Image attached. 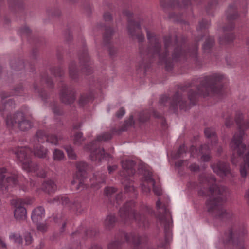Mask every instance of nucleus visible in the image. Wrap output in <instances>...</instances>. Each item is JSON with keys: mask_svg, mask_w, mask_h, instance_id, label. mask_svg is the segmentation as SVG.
<instances>
[{"mask_svg": "<svg viewBox=\"0 0 249 249\" xmlns=\"http://www.w3.org/2000/svg\"><path fill=\"white\" fill-rule=\"evenodd\" d=\"M210 25V22L208 20L203 19L199 23L196 29L197 31H202L203 29L208 28Z\"/></svg>", "mask_w": 249, "mask_h": 249, "instance_id": "37998d69", "label": "nucleus"}, {"mask_svg": "<svg viewBox=\"0 0 249 249\" xmlns=\"http://www.w3.org/2000/svg\"><path fill=\"white\" fill-rule=\"evenodd\" d=\"M235 121L239 126V130L233 136L230 145L231 150L241 156L246 150V145L243 143L244 130L249 127V122L243 121V114L240 112H237L235 115Z\"/></svg>", "mask_w": 249, "mask_h": 249, "instance_id": "423d86ee", "label": "nucleus"}, {"mask_svg": "<svg viewBox=\"0 0 249 249\" xmlns=\"http://www.w3.org/2000/svg\"><path fill=\"white\" fill-rule=\"evenodd\" d=\"M217 2L216 0L211 2L210 3H209L208 4V8H210V9L213 8L215 6V5H216L217 4Z\"/></svg>", "mask_w": 249, "mask_h": 249, "instance_id": "338daca9", "label": "nucleus"}, {"mask_svg": "<svg viewBox=\"0 0 249 249\" xmlns=\"http://www.w3.org/2000/svg\"><path fill=\"white\" fill-rule=\"evenodd\" d=\"M42 189L48 193L54 192L56 189V185L52 180H48L42 183Z\"/></svg>", "mask_w": 249, "mask_h": 249, "instance_id": "c85d7f7f", "label": "nucleus"}, {"mask_svg": "<svg viewBox=\"0 0 249 249\" xmlns=\"http://www.w3.org/2000/svg\"><path fill=\"white\" fill-rule=\"evenodd\" d=\"M144 181L141 184L142 190L143 192L148 193L150 191L151 186H153V191L158 196L161 195V190L155 185V181L152 177V173L148 171H144Z\"/></svg>", "mask_w": 249, "mask_h": 249, "instance_id": "dca6fc26", "label": "nucleus"}, {"mask_svg": "<svg viewBox=\"0 0 249 249\" xmlns=\"http://www.w3.org/2000/svg\"><path fill=\"white\" fill-rule=\"evenodd\" d=\"M20 32L22 34L28 35L31 33V30L28 26H24L20 29Z\"/></svg>", "mask_w": 249, "mask_h": 249, "instance_id": "864d4df0", "label": "nucleus"}, {"mask_svg": "<svg viewBox=\"0 0 249 249\" xmlns=\"http://www.w3.org/2000/svg\"><path fill=\"white\" fill-rule=\"evenodd\" d=\"M1 98V105L0 107V112L4 110L9 111L15 107V103L11 99H7L6 98L11 96L10 94L2 92L0 94Z\"/></svg>", "mask_w": 249, "mask_h": 249, "instance_id": "5701e85b", "label": "nucleus"}, {"mask_svg": "<svg viewBox=\"0 0 249 249\" xmlns=\"http://www.w3.org/2000/svg\"><path fill=\"white\" fill-rule=\"evenodd\" d=\"M23 91L22 86L20 85L14 89V93L13 95H18L21 93Z\"/></svg>", "mask_w": 249, "mask_h": 249, "instance_id": "4d7b16f0", "label": "nucleus"}, {"mask_svg": "<svg viewBox=\"0 0 249 249\" xmlns=\"http://www.w3.org/2000/svg\"><path fill=\"white\" fill-rule=\"evenodd\" d=\"M52 109L54 113L55 114L60 115L62 113V111L60 109L59 107H58L56 105H53Z\"/></svg>", "mask_w": 249, "mask_h": 249, "instance_id": "6e6d98bb", "label": "nucleus"}, {"mask_svg": "<svg viewBox=\"0 0 249 249\" xmlns=\"http://www.w3.org/2000/svg\"><path fill=\"white\" fill-rule=\"evenodd\" d=\"M156 207L159 211L158 216L159 221L160 224L164 226L165 237L170 234V228L172 226L171 213L165 204L161 205L160 200L159 199L156 202Z\"/></svg>", "mask_w": 249, "mask_h": 249, "instance_id": "f8f14e48", "label": "nucleus"}, {"mask_svg": "<svg viewBox=\"0 0 249 249\" xmlns=\"http://www.w3.org/2000/svg\"><path fill=\"white\" fill-rule=\"evenodd\" d=\"M159 103L160 106L166 107L174 112H176L178 107L180 109L185 110L190 107L183 99L182 95L179 92H177L172 98H168L166 95L161 96Z\"/></svg>", "mask_w": 249, "mask_h": 249, "instance_id": "1a4fd4ad", "label": "nucleus"}, {"mask_svg": "<svg viewBox=\"0 0 249 249\" xmlns=\"http://www.w3.org/2000/svg\"><path fill=\"white\" fill-rule=\"evenodd\" d=\"M64 158L63 152L59 149H55L53 152V158L55 160L60 161Z\"/></svg>", "mask_w": 249, "mask_h": 249, "instance_id": "a19ab883", "label": "nucleus"}, {"mask_svg": "<svg viewBox=\"0 0 249 249\" xmlns=\"http://www.w3.org/2000/svg\"><path fill=\"white\" fill-rule=\"evenodd\" d=\"M42 81H44L50 87H52L53 86V82L52 80L48 76H45L42 77Z\"/></svg>", "mask_w": 249, "mask_h": 249, "instance_id": "3c124183", "label": "nucleus"}, {"mask_svg": "<svg viewBox=\"0 0 249 249\" xmlns=\"http://www.w3.org/2000/svg\"><path fill=\"white\" fill-rule=\"evenodd\" d=\"M228 23L223 27L224 36L219 38L221 43H230L235 39V35L231 32L234 28V24L232 21L238 17L237 6L235 4H230L226 13Z\"/></svg>", "mask_w": 249, "mask_h": 249, "instance_id": "0eeeda50", "label": "nucleus"}, {"mask_svg": "<svg viewBox=\"0 0 249 249\" xmlns=\"http://www.w3.org/2000/svg\"><path fill=\"white\" fill-rule=\"evenodd\" d=\"M134 124L133 117L131 116L128 120L124 122V126L121 128H114L111 129L110 133H103L97 136L95 141L85 147V150H89L90 151L91 160L98 164L100 163L104 158L109 156V155L106 153L103 148L100 147V143L110 140L113 135H119L121 132L126 131L128 127L133 125Z\"/></svg>", "mask_w": 249, "mask_h": 249, "instance_id": "7ed1b4c3", "label": "nucleus"}, {"mask_svg": "<svg viewBox=\"0 0 249 249\" xmlns=\"http://www.w3.org/2000/svg\"><path fill=\"white\" fill-rule=\"evenodd\" d=\"M245 198H246V199L248 201V203L249 204V189H248L246 192V193L245 194Z\"/></svg>", "mask_w": 249, "mask_h": 249, "instance_id": "774afa93", "label": "nucleus"}, {"mask_svg": "<svg viewBox=\"0 0 249 249\" xmlns=\"http://www.w3.org/2000/svg\"><path fill=\"white\" fill-rule=\"evenodd\" d=\"M37 229L42 232H44L47 231V226L45 223H42L37 224Z\"/></svg>", "mask_w": 249, "mask_h": 249, "instance_id": "8fccbe9b", "label": "nucleus"}, {"mask_svg": "<svg viewBox=\"0 0 249 249\" xmlns=\"http://www.w3.org/2000/svg\"><path fill=\"white\" fill-rule=\"evenodd\" d=\"M75 90L72 87L63 85L60 93L61 102L65 104H71L75 100Z\"/></svg>", "mask_w": 249, "mask_h": 249, "instance_id": "a211bd4d", "label": "nucleus"}, {"mask_svg": "<svg viewBox=\"0 0 249 249\" xmlns=\"http://www.w3.org/2000/svg\"><path fill=\"white\" fill-rule=\"evenodd\" d=\"M9 239L17 244H21L22 242V238L18 233H11L9 235Z\"/></svg>", "mask_w": 249, "mask_h": 249, "instance_id": "ea45409f", "label": "nucleus"}, {"mask_svg": "<svg viewBox=\"0 0 249 249\" xmlns=\"http://www.w3.org/2000/svg\"><path fill=\"white\" fill-rule=\"evenodd\" d=\"M117 169V166L114 165L113 166H108V170L109 174L112 173L113 171H115Z\"/></svg>", "mask_w": 249, "mask_h": 249, "instance_id": "69168bd1", "label": "nucleus"}, {"mask_svg": "<svg viewBox=\"0 0 249 249\" xmlns=\"http://www.w3.org/2000/svg\"><path fill=\"white\" fill-rule=\"evenodd\" d=\"M224 78L222 74L213 73L198 78L199 85L197 87V92H192V89L189 91L188 98L190 102L194 105L198 96L205 97L219 93L221 89L220 83Z\"/></svg>", "mask_w": 249, "mask_h": 249, "instance_id": "20e7f679", "label": "nucleus"}, {"mask_svg": "<svg viewBox=\"0 0 249 249\" xmlns=\"http://www.w3.org/2000/svg\"><path fill=\"white\" fill-rule=\"evenodd\" d=\"M93 99V95L92 93L83 94L79 100V104L80 106H83L87 103L91 101Z\"/></svg>", "mask_w": 249, "mask_h": 249, "instance_id": "72a5a7b5", "label": "nucleus"}, {"mask_svg": "<svg viewBox=\"0 0 249 249\" xmlns=\"http://www.w3.org/2000/svg\"><path fill=\"white\" fill-rule=\"evenodd\" d=\"M233 124V121L231 117H228L226 119L225 125L226 127H230Z\"/></svg>", "mask_w": 249, "mask_h": 249, "instance_id": "680f3d73", "label": "nucleus"}, {"mask_svg": "<svg viewBox=\"0 0 249 249\" xmlns=\"http://www.w3.org/2000/svg\"><path fill=\"white\" fill-rule=\"evenodd\" d=\"M70 77L72 79H76L78 76V70L74 61H71L69 65Z\"/></svg>", "mask_w": 249, "mask_h": 249, "instance_id": "c756f323", "label": "nucleus"}, {"mask_svg": "<svg viewBox=\"0 0 249 249\" xmlns=\"http://www.w3.org/2000/svg\"><path fill=\"white\" fill-rule=\"evenodd\" d=\"M34 88L35 92L38 93L39 95L42 99V100H45L47 98V95L45 91L42 89H40V90L38 89V86L36 84H34Z\"/></svg>", "mask_w": 249, "mask_h": 249, "instance_id": "c03bdc74", "label": "nucleus"}, {"mask_svg": "<svg viewBox=\"0 0 249 249\" xmlns=\"http://www.w3.org/2000/svg\"><path fill=\"white\" fill-rule=\"evenodd\" d=\"M190 0H182V3L180 4L178 0H170L169 5L171 7H181L185 8L190 4Z\"/></svg>", "mask_w": 249, "mask_h": 249, "instance_id": "f704fd0d", "label": "nucleus"}, {"mask_svg": "<svg viewBox=\"0 0 249 249\" xmlns=\"http://www.w3.org/2000/svg\"><path fill=\"white\" fill-rule=\"evenodd\" d=\"M246 233V231H243L242 233L239 232H233L231 229L228 231L227 233L225 234V240L224 242L227 243L231 241L233 244H236L239 241L240 243L241 244L242 242V237Z\"/></svg>", "mask_w": 249, "mask_h": 249, "instance_id": "4be33fe9", "label": "nucleus"}, {"mask_svg": "<svg viewBox=\"0 0 249 249\" xmlns=\"http://www.w3.org/2000/svg\"><path fill=\"white\" fill-rule=\"evenodd\" d=\"M122 198H123L122 193H120V194H118L117 195L116 197V203L118 205H119L120 201L121 200Z\"/></svg>", "mask_w": 249, "mask_h": 249, "instance_id": "0e129e2a", "label": "nucleus"}, {"mask_svg": "<svg viewBox=\"0 0 249 249\" xmlns=\"http://www.w3.org/2000/svg\"><path fill=\"white\" fill-rule=\"evenodd\" d=\"M25 240L26 242V244L29 245L32 243V237L30 234V233H27L25 235Z\"/></svg>", "mask_w": 249, "mask_h": 249, "instance_id": "13d9d810", "label": "nucleus"}, {"mask_svg": "<svg viewBox=\"0 0 249 249\" xmlns=\"http://www.w3.org/2000/svg\"><path fill=\"white\" fill-rule=\"evenodd\" d=\"M35 144H34V155L40 158H45L47 157L48 150L43 146L40 145L37 139L35 137Z\"/></svg>", "mask_w": 249, "mask_h": 249, "instance_id": "b1692460", "label": "nucleus"}, {"mask_svg": "<svg viewBox=\"0 0 249 249\" xmlns=\"http://www.w3.org/2000/svg\"><path fill=\"white\" fill-rule=\"evenodd\" d=\"M146 30L149 45L145 52H143L142 47L140 46L141 53L145 54L148 58L157 57L159 63L161 65H164L167 71L172 70L173 66V61L178 62L184 60L189 55L194 59L195 62L197 61V45L195 44L191 49L186 52V46L178 43L176 36L173 42L171 37L167 36L164 38V48L162 50L159 38L147 29Z\"/></svg>", "mask_w": 249, "mask_h": 249, "instance_id": "f257e3e1", "label": "nucleus"}, {"mask_svg": "<svg viewBox=\"0 0 249 249\" xmlns=\"http://www.w3.org/2000/svg\"><path fill=\"white\" fill-rule=\"evenodd\" d=\"M115 221L116 218L114 215H108L105 221V225L107 228H110L114 225Z\"/></svg>", "mask_w": 249, "mask_h": 249, "instance_id": "79ce46f5", "label": "nucleus"}, {"mask_svg": "<svg viewBox=\"0 0 249 249\" xmlns=\"http://www.w3.org/2000/svg\"><path fill=\"white\" fill-rule=\"evenodd\" d=\"M134 202L133 201L127 202L119 211V215L122 220L126 223L131 221H135L139 227L146 228L149 225V221L146 217L145 213H150L151 208L146 206L141 213H137L134 210Z\"/></svg>", "mask_w": 249, "mask_h": 249, "instance_id": "39448f33", "label": "nucleus"}, {"mask_svg": "<svg viewBox=\"0 0 249 249\" xmlns=\"http://www.w3.org/2000/svg\"><path fill=\"white\" fill-rule=\"evenodd\" d=\"M85 140L83 134L81 132H77L74 134L73 141L76 145H80Z\"/></svg>", "mask_w": 249, "mask_h": 249, "instance_id": "4c0bfd02", "label": "nucleus"}, {"mask_svg": "<svg viewBox=\"0 0 249 249\" xmlns=\"http://www.w3.org/2000/svg\"><path fill=\"white\" fill-rule=\"evenodd\" d=\"M150 115L148 111H144L141 112L139 117L140 122L143 123L148 120L149 118Z\"/></svg>", "mask_w": 249, "mask_h": 249, "instance_id": "de8ad7c7", "label": "nucleus"}, {"mask_svg": "<svg viewBox=\"0 0 249 249\" xmlns=\"http://www.w3.org/2000/svg\"><path fill=\"white\" fill-rule=\"evenodd\" d=\"M6 123L9 128L17 127L23 131L28 130L32 126V122L27 120L22 112H17L12 116H8Z\"/></svg>", "mask_w": 249, "mask_h": 249, "instance_id": "9d476101", "label": "nucleus"}, {"mask_svg": "<svg viewBox=\"0 0 249 249\" xmlns=\"http://www.w3.org/2000/svg\"><path fill=\"white\" fill-rule=\"evenodd\" d=\"M123 236L127 242L134 245H138L143 241L142 238L134 233H124Z\"/></svg>", "mask_w": 249, "mask_h": 249, "instance_id": "a878e982", "label": "nucleus"}, {"mask_svg": "<svg viewBox=\"0 0 249 249\" xmlns=\"http://www.w3.org/2000/svg\"><path fill=\"white\" fill-rule=\"evenodd\" d=\"M17 160L22 165V169L27 172H36L38 169V166L31 160V149L27 147H18L13 150Z\"/></svg>", "mask_w": 249, "mask_h": 249, "instance_id": "6e6552de", "label": "nucleus"}, {"mask_svg": "<svg viewBox=\"0 0 249 249\" xmlns=\"http://www.w3.org/2000/svg\"><path fill=\"white\" fill-rule=\"evenodd\" d=\"M103 18L106 21H111L112 19L111 14L108 12H107L104 13L103 15Z\"/></svg>", "mask_w": 249, "mask_h": 249, "instance_id": "5fc2aeb1", "label": "nucleus"}, {"mask_svg": "<svg viewBox=\"0 0 249 249\" xmlns=\"http://www.w3.org/2000/svg\"><path fill=\"white\" fill-rule=\"evenodd\" d=\"M87 167V164L85 162H79L76 164L77 171L74 176V179L71 181V184L74 186L77 183V180H78V184L75 187L77 190H83L88 187L84 178Z\"/></svg>", "mask_w": 249, "mask_h": 249, "instance_id": "ddd939ff", "label": "nucleus"}, {"mask_svg": "<svg viewBox=\"0 0 249 249\" xmlns=\"http://www.w3.org/2000/svg\"><path fill=\"white\" fill-rule=\"evenodd\" d=\"M199 180L198 194L209 197L206 202L208 211L217 218L222 220L231 217V213L226 210L222 206L228 194V189L224 186H218L213 175H202Z\"/></svg>", "mask_w": 249, "mask_h": 249, "instance_id": "f03ea898", "label": "nucleus"}, {"mask_svg": "<svg viewBox=\"0 0 249 249\" xmlns=\"http://www.w3.org/2000/svg\"><path fill=\"white\" fill-rule=\"evenodd\" d=\"M32 201L30 199H18L15 200L14 205V217L17 220L21 221L26 219L27 211L23 207L24 204H30Z\"/></svg>", "mask_w": 249, "mask_h": 249, "instance_id": "2eb2a0df", "label": "nucleus"}, {"mask_svg": "<svg viewBox=\"0 0 249 249\" xmlns=\"http://www.w3.org/2000/svg\"><path fill=\"white\" fill-rule=\"evenodd\" d=\"M96 234V231H93L91 229L88 230L86 232V234L88 237H91L93 235H95Z\"/></svg>", "mask_w": 249, "mask_h": 249, "instance_id": "bf43d9fd", "label": "nucleus"}, {"mask_svg": "<svg viewBox=\"0 0 249 249\" xmlns=\"http://www.w3.org/2000/svg\"><path fill=\"white\" fill-rule=\"evenodd\" d=\"M79 60L82 66V71L86 74H89L92 72L90 66L91 63L86 48H84L79 55Z\"/></svg>", "mask_w": 249, "mask_h": 249, "instance_id": "412c9836", "label": "nucleus"}, {"mask_svg": "<svg viewBox=\"0 0 249 249\" xmlns=\"http://www.w3.org/2000/svg\"><path fill=\"white\" fill-rule=\"evenodd\" d=\"M190 169L192 171H197L199 169V166L196 164L193 163L190 166Z\"/></svg>", "mask_w": 249, "mask_h": 249, "instance_id": "e2e57ef3", "label": "nucleus"}, {"mask_svg": "<svg viewBox=\"0 0 249 249\" xmlns=\"http://www.w3.org/2000/svg\"><path fill=\"white\" fill-rule=\"evenodd\" d=\"M65 149L67 152V154L69 158L72 160L76 159V155L74 153L73 149L71 146H66L65 147Z\"/></svg>", "mask_w": 249, "mask_h": 249, "instance_id": "a18cd8bd", "label": "nucleus"}, {"mask_svg": "<svg viewBox=\"0 0 249 249\" xmlns=\"http://www.w3.org/2000/svg\"><path fill=\"white\" fill-rule=\"evenodd\" d=\"M140 23L129 20L128 21L127 30L129 35L133 38H136L139 42H142L144 39V35L141 31Z\"/></svg>", "mask_w": 249, "mask_h": 249, "instance_id": "f3484780", "label": "nucleus"}, {"mask_svg": "<svg viewBox=\"0 0 249 249\" xmlns=\"http://www.w3.org/2000/svg\"><path fill=\"white\" fill-rule=\"evenodd\" d=\"M55 201L56 202H59L60 203H61V204L63 205H68L69 207H71V208H74V206L75 205L76 207H77V204L73 203L72 204V206H71L70 205H69V199L68 197L66 196H58L56 197H55L53 201L50 200L49 202L51 203H54Z\"/></svg>", "mask_w": 249, "mask_h": 249, "instance_id": "473e14b6", "label": "nucleus"}, {"mask_svg": "<svg viewBox=\"0 0 249 249\" xmlns=\"http://www.w3.org/2000/svg\"><path fill=\"white\" fill-rule=\"evenodd\" d=\"M135 163L131 160H125L122 161V166L123 169L121 173V176H124V178L123 183L124 184V191L131 192L135 191V188L132 182L130 181L127 175L130 177L133 175L135 172L134 167Z\"/></svg>", "mask_w": 249, "mask_h": 249, "instance_id": "9b49d317", "label": "nucleus"}, {"mask_svg": "<svg viewBox=\"0 0 249 249\" xmlns=\"http://www.w3.org/2000/svg\"><path fill=\"white\" fill-rule=\"evenodd\" d=\"M36 138L38 142L42 143L46 141L48 142L56 145L58 144L59 141L62 139V137L61 135H47L44 131L39 130L36 133Z\"/></svg>", "mask_w": 249, "mask_h": 249, "instance_id": "6ab92c4d", "label": "nucleus"}, {"mask_svg": "<svg viewBox=\"0 0 249 249\" xmlns=\"http://www.w3.org/2000/svg\"><path fill=\"white\" fill-rule=\"evenodd\" d=\"M45 216V210L41 206L35 208L32 212L31 218L34 223H37Z\"/></svg>", "mask_w": 249, "mask_h": 249, "instance_id": "393cba45", "label": "nucleus"}, {"mask_svg": "<svg viewBox=\"0 0 249 249\" xmlns=\"http://www.w3.org/2000/svg\"><path fill=\"white\" fill-rule=\"evenodd\" d=\"M125 114V110L124 108H121L116 113V116L118 118H121Z\"/></svg>", "mask_w": 249, "mask_h": 249, "instance_id": "052dcab7", "label": "nucleus"}, {"mask_svg": "<svg viewBox=\"0 0 249 249\" xmlns=\"http://www.w3.org/2000/svg\"><path fill=\"white\" fill-rule=\"evenodd\" d=\"M51 72L55 77H62L64 74V71L60 67H55L51 69Z\"/></svg>", "mask_w": 249, "mask_h": 249, "instance_id": "58836bf2", "label": "nucleus"}, {"mask_svg": "<svg viewBox=\"0 0 249 249\" xmlns=\"http://www.w3.org/2000/svg\"><path fill=\"white\" fill-rule=\"evenodd\" d=\"M214 44V39L213 37L209 36L205 40L203 45V49L205 53H209L210 49Z\"/></svg>", "mask_w": 249, "mask_h": 249, "instance_id": "c9c22d12", "label": "nucleus"}, {"mask_svg": "<svg viewBox=\"0 0 249 249\" xmlns=\"http://www.w3.org/2000/svg\"><path fill=\"white\" fill-rule=\"evenodd\" d=\"M18 182L17 174L8 173L4 168H0V190L6 189L9 186L14 185Z\"/></svg>", "mask_w": 249, "mask_h": 249, "instance_id": "4468645a", "label": "nucleus"}, {"mask_svg": "<svg viewBox=\"0 0 249 249\" xmlns=\"http://www.w3.org/2000/svg\"><path fill=\"white\" fill-rule=\"evenodd\" d=\"M186 148L184 145H180L177 153L173 156L174 158L178 159L183 157V154L185 152Z\"/></svg>", "mask_w": 249, "mask_h": 249, "instance_id": "49530a36", "label": "nucleus"}, {"mask_svg": "<svg viewBox=\"0 0 249 249\" xmlns=\"http://www.w3.org/2000/svg\"><path fill=\"white\" fill-rule=\"evenodd\" d=\"M105 180V176L104 175L97 173L91 179V186L96 189H98L100 187V184L104 182Z\"/></svg>", "mask_w": 249, "mask_h": 249, "instance_id": "bb28decb", "label": "nucleus"}, {"mask_svg": "<svg viewBox=\"0 0 249 249\" xmlns=\"http://www.w3.org/2000/svg\"><path fill=\"white\" fill-rule=\"evenodd\" d=\"M204 133L206 137L209 139L208 141H211L212 145L216 142L217 138L215 131L213 128H207L205 129Z\"/></svg>", "mask_w": 249, "mask_h": 249, "instance_id": "2f4dec72", "label": "nucleus"}, {"mask_svg": "<svg viewBox=\"0 0 249 249\" xmlns=\"http://www.w3.org/2000/svg\"><path fill=\"white\" fill-rule=\"evenodd\" d=\"M115 192L116 189L113 187H107L105 190V193L107 196H111Z\"/></svg>", "mask_w": 249, "mask_h": 249, "instance_id": "603ef678", "label": "nucleus"}, {"mask_svg": "<svg viewBox=\"0 0 249 249\" xmlns=\"http://www.w3.org/2000/svg\"><path fill=\"white\" fill-rule=\"evenodd\" d=\"M211 167L213 172L222 178L231 176L229 165L225 162L218 161Z\"/></svg>", "mask_w": 249, "mask_h": 249, "instance_id": "aec40b11", "label": "nucleus"}, {"mask_svg": "<svg viewBox=\"0 0 249 249\" xmlns=\"http://www.w3.org/2000/svg\"><path fill=\"white\" fill-rule=\"evenodd\" d=\"M244 164L240 167V173L243 177L246 176L247 173H249V149L248 150L244 157Z\"/></svg>", "mask_w": 249, "mask_h": 249, "instance_id": "cd10ccee", "label": "nucleus"}, {"mask_svg": "<svg viewBox=\"0 0 249 249\" xmlns=\"http://www.w3.org/2000/svg\"><path fill=\"white\" fill-rule=\"evenodd\" d=\"M121 245V242L114 241L110 243L108 245V249H120Z\"/></svg>", "mask_w": 249, "mask_h": 249, "instance_id": "09e8293b", "label": "nucleus"}, {"mask_svg": "<svg viewBox=\"0 0 249 249\" xmlns=\"http://www.w3.org/2000/svg\"><path fill=\"white\" fill-rule=\"evenodd\" d=\"M102 28H103V29L105 30V33L103 36L104 41L106 43H107L110 40L111 36L114 33V31L111 28L109 27L104 26L102 27Z\"/></svg>", "mask_w": 249, "mask_h": 249, "instance_id": "e433bc0d", "label": "nucleus"}, {"mask_svg": "<svg viewBox=\"0 0 249 249\" xmlns=\"http://www.w3.org/2000/svg\"><path fill=\"white\" fill-rule=\"evenodd\" d=\"M210 147L208 144L202 145L199 151L202 154L201 159L204 161H208L210 160V156L208 154Z\"/></svg>", "mask_w": 249, "mask_h": 249, "instance_id": "7c9ffc66", "label": "nucleus"}]
</instances>
